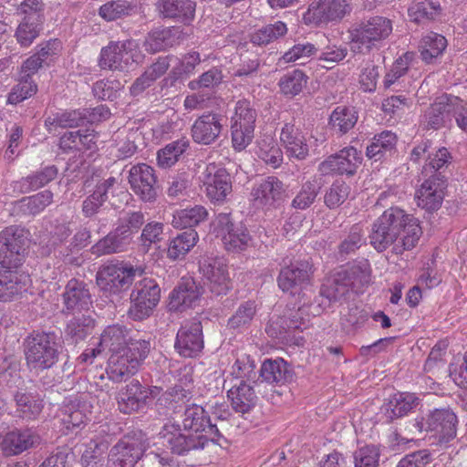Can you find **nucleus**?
<instances>
[{
  "mask_svg": "<svg viewBox=\"0 0 467 467\" xmlns=\"http://www.w3.org/2000/svg\"><path fill=\"white\" fill-rule=\"evenodd\" d=\"M184 431L179 424L169 421L159 432L163 446L172 453L182 455L191 451L203 449L209 441L220 446L227 443L224 435L219 431L217 423H213L205 410L199 405L188 406L182 420Z\"/></svg>",
  "mask_w": 467,
  "mask_h": 467,
  "instance_id": "obj_1",
  "label": "nucleus"
},
{
  "mask_svg": "<svg viewBox=\"0 0 467 467\" xmlns=\"http://www.w3.org/2000/svg\"><path fill=\"white\" fill-rule=\"evenodd\" d=\"M27 236L24 229L6 227L0 232V300L8 301L26 290L28 276L18 274L25 259Z\"/></svg>",
  "mask_w": 467,
  "mask_h": 467,
  "instance_id": "obj_2",
  "label": "nucleus"
},
{
  "mask_svg": "<svg viewBox=\"0 0 467 467\" xmlns=\"http://www.w3.org/2000/svg\"><path fill=\"white\" fill-rule=\"evenodd\" d=\"M24 347L26 360L31 369L42 371L52 368L58 360L59 346L53 332H34L25 339Z\"/></svg>",
  "mask_w": 467,
  "mask_h": 467,
  "instance_id": "obj_3",
  "label": "nucleus"
},
{
  "mask_svg": "<svg viewBox=\"0 0 467 467\" xmlns=\"http://www.w3.org/2000/svg\"><path fill=\"white\" fill-rule=\"evenodd\" d=\"M254 362L248 358L237 359L233 366V374L240 379L239 384H234L227 390V397L231 400L234 411L242 414L250 412L256 405L257 396L254 388L245 382L255 378L256 372Z\"/></svg>",
  "mask_w": 467,
  "mask_h": 467,
  "instance_id": "obj_4",
  "label": "nucleus"
},
{
  "mask_svg": "<svg viewBox=\"0 0 467 467\" xmlns=\"http://www.w3.org/2000/svg\"><path fill=\"white\" fill-rule=\"evenodd\" d=\"M379 217L382 224H387L392 232H396L397 235L402 236L392 247L394 254H401L404 251L415 247L422 234L421 227L416 218L398 207L386 210Z\"/></svg>",
  "mask_w": 467,
  "mask_h": 467,
  "instance_id": "obj_5",
  "label": "nucleus"
},
{
  "mask_svg": "<svg viewBox=\"0 0 467 467\" xmlns=\"http://www.w3.org/2000/svg\"><path fill=\"white\" fill-rule=\"evenodd\" d=\"M133 284L128 316L133 320L140 321L152 314L161 298V288L158 283L150 277L135 279Z\"/></svg>",
  "mask_w": 467,
  "mask_h": 467,
  "instance_id": "obj_6",
  "label": "nucleus"
},
{
  "mask_svg": "<svg viewBox=\"0 0 467 467\" xmlns=\"http://www.w3.org/2000/svg\"><path fill=\"white\" fill-rule=\"evenodd\" d=\"M392 21L385 16H376L362 22L351 33L352 42L359 53H368L379 48L392 33Z\"/></svg>",
  "mask_w": 467,
  "mask_h": 467,
  "instance_id": "obj_7",
  "label": "nucleus"
},
{
  "mask_svg": "<svg viewBox=\"0 0 467 467\" xmlns=\"http://www.w3.org/2000/svg\"><path fill=\"white\" fill-rule=\"evenodd\" d=\"M149 444L145 435L133 432L121 438L111 449L108 456V467H133L142 457Z\"/></svg>",
  "mask_w": 467,
  "mask_h": 467,
  "instance_id": "obj_8",
  "label": "nucleus"
},
{
  "mask_svg": "<svg viewBox=\"0 0 467 467\" xmlns=\"http://www.w3.org/2000/svg\"><path fill=\"white\" fill-rule=\"evenodd\" d=\"M458 419L449 408L435 409L416 421L420 431L434 432L437 442L446 445L456 437Z\"/></svg>",
  "mask_w": 467,
  "mask_h": 467,
  "instance_id": "obj_9",
  "label": "nucleus"
},
{
  "mask_svg": "<svg viewBox=\"0 0 467 467\" xmlns=\"http://www.w3.org/2000/svg\"><path fill=\"white\" fill-rule=\"evenodd\" d=\"M141 274L139 269L122 264H108L98 272L97 284L106 296L117 295L129 288Z\"/></svg>",
  "mask_w": 467,
  "mask_h": 467,
  "instance_id": "obj_10",
  "label": "nucleus"
},
{
  "mask_svg": "<svg viewBox=\"0 0 467 467\" xmlns=\"http://www.w3.org/2000/svg\"><path fill=\"white\" fill-rule=\"evenodd\" d=\"M351 11L348 0H318L310 4L303 19L306 25H327L341 21Z\"/></svg>",
  "mask_w": 467,
  "mask_h": 467,
  "instance_id": "obj_11",
  "label": "nucleus"
},
{
  "mask_svg": "<svg viewBox=\"0 0 467 467\" xmlns=\"http://www.w3.org/2000/svg\"><path fill=\"white\" fill-rule=\"evenodd\" d=\"M20 10L24 17L16 28V37L22 47H29L42 28L43 5L38 0H25Z\"/></svg>",
  "mask_w": 467,
  "mask_h": 467,
  "instance_id": "obj_12",
  "label": "nucleus"
},
{
  "mask_svg": "<svg viewBox=\"0 0 467 467\" xmlns=\"http://www.w3.org/2000/svg\"><path fill=\"white\" fill-rule=\"evenodd\" d=\"M217 234L222 236L227 251L239 252L246 249L251 242L248 230L242 223L234 222L231 213H219L215 221Z\"/></svg>",
  "mask_w": 467,
  "mask_h": 467,
  "instance_id": "obj_13",
  "label": "nucleus"
},
{
  "mask_svg": "<svg viewBox=\"0 0 467 467\" xmlns=\"http://www.w3.org/2000/svg\"><path fill=\"white\" fill-rule=\"evenodd\" d=\"M132 192L144 202H154L159 194V184L154 169L146 164L133 165L129 172Z\"/></svg>",
  "mask_w": 467,
  "mask_h": 467,
  "instance_id": "obj_14",
  "label": "nucleus"
},
{
  "mask_svg": "<svg viewBox=\"0 0 467 467\" xmlns=\"http://www.w3.org/2000/svg\"><path fill=\"white\" fill-rule=\"evenodd\" d=\"M137 47L134 40L111 41L101 48L99 66L101 69L125 70L134 62L133 51Z\"/></svg>",
  "mask_w": 467,
  "mask_h": 467,
  "instance_id": "obj_15",
  "label": "nucleus"
},
{
  "mask_svg": "<svg viewBox=\"0 0 467 467\" xmlns=\"http://www.w3.org/2000/svg\"><path fill=\"white\" fill-rule=\"evenodd\" d=\"M457 102V97L442 95L437 98L421 116L420 127L424 130H438L451 124Z\"/></svg>",
  "mask_w": 467,
  "mask_h": 467,
  "instance_id": "obj_16",
  "label": "nucleus"
},
{
  "mask_svg": "<svg viewBox=\"0 0 467 467\" xmlns=\"http://www.w3.org/2000/svg\"><path fill=\"white\" fill-rule=\"evenodd\" d=\"M202 183L207 198L213 203H223L233 192L232 177L223 167L209 164L203 172Z\"/></svg>",
  "mask_w": 467,
  "mask_h": 467,
  "instance_id": "obj_17",
  "label": "nucleus"
},
{
  "mask_svg": "<svg viewBox=\"0 0 467 467\" xmlns=\"http://www.w3.org/2000/svg\"><path fill=\"white\" fill-rule=\"evenodd\" d=\"M311 270L312 265L306 260L283 266L277 276L278 287L290 296L299 295L309 283Z\"/></svg>",
  "mask_w": 467,
  "mask_h": 467,
  "instance_id": "obj_18",
  "label": "nucleus"
},
{
  "mask_svg": "<svg viewBox=\"0 0 467 467\" xmlns=\"http://www.w3.org/2000/svg\"><path fill=\"white\" fill-rule=\"evenodd\" d=\"M362 160V152L353 146H348L328 156L319 164L318 170L324 174L335 172L353 176L361 165Z\"/></svg>",
  "mask_w": 467,
  "mask_h": 467,
  "instance_id": "obj_19",
  "label": "nucleus"
},
{
  "mask_svg": "<svg viewBox=\"0 0 467 467\" xmlns=\"http://www.w3.org/2000/svg\"><path fill=\"white\" fill-rule=\"evenodd\" d=\"M174 348L182 357H196L203 348L201 321L198 319L185 321L177 332Z\"/></svg>",
  "mask_w": 467,
  "mask_h": 467,
  "instance_id": "obj_20",
  "label": "nucleus"
},
{
  "mask_svg": "<svg viewBox=\"0 0 467 467\" xmlns=\"http://www.w3.org/2000/svg\"><path fill=\"white\" fill-rule=\"evenodd\" d=\"M226 118L219 113L207 112L199 116L191 128L192 138L201 145H211L220 137Z\"/></svg>",
  "mask_w": 467,
  "mask_h": 467,
  "instance_id": "obj_21",
  "label": "nucleus"
},
{
  "mask_svg": "<svg viewBox=\"0 0 467 467\" xmlns=\"http://www.w3.org/2000/svg\"><path fill=\"white\" fill-rule=\"evenodd\" d=\"M41 442L37 431L32 428L14 429L6 432L1 442L0 449L5 456L19 455L36 447Z\"/></svg>",
  "mask_w": 467,
  "mask_h": 467,
  "instance_id": "obj_22",
  "label": "nucleus"
},
{
  "mask_svg": "<svg viewBox=\"0 0 467 467\" xmlns=\"http://www.w3.org/2000/svg\"><path fill=\"white\" fill-rule=\"evenodd\" d=\"M62 298V313L67 315L88 311L92 306L88 285L75 278L70 279L66 285Z\"/></svg>",
  "mask_w": 467,
  "mask_h": 467,
  "instance_id": "obj_23",
  "label": "nucleus"
},
{
  "mask_svg": "<svg viewBox=\"0 0 467 467\" xmlns=\"http://www.w3.org/2000/svg\"><path fill=\"white\" fill-rule=\"evenodd\" d=\"M150 401V391L139 380L132 379L117 395L119 410L125 414L144 410Z\"/></svg>",
  "mask_w": 467,
  "mask_h": 467,
  "instance_id": "obj_24",
  "label": "nucleus"
},
{
  "mask_svg": "<svg viewBox=\"0 0 467 467\" xmlns=\"http://www.w3.org/2000/svg\"><path fill=\"white\" fill-rule=\"evenodd\" d=\"M446 186L444 175L437 173L428 177L416 192L418 206L429 212L438 210L442 203Z\"/></svg>",
  "mask_w": 467,
  "mask_h": 467,
  "instance_id": "obj_25",
  "label": "nucleus"
},
{
  "mask_svg": "<svg viewBox=\"0 0 467 467\" xmlns=\"http://www.w3.org/2000/svg\"><path fill=\"white\" fill-rule=\"evenodd\" d=\"M185 34L180 27L156 28L148 33L143 47L148 53H157L180 45Z\"/></svg>",
  "mask_w": 467,
  "mask_h": 467,
  "instance_id": "obj_26",
  "label": "nucleus"
},
{
  "mask_svg": "<svg viewBox=\"0 0 467 467\" xmlns=\"http://www.w3.org/2000/svg\"><path fill=\"white\" fill-rule=\"evenodd\" d=\"M285 185L275 176H268L252 190V196L257 205L275 207L284 199Z\"/></svg>",
  "mask_w": 467,
  "mask_h": 467,
  "instance_id": "obj_27",
  "label": "nucleus"
},
{
  "mask_svg": "<svg viewBox=\"0 0 467 467\" xmlns=\"http://www.w3.org/2000/svg\"><path fill=\"white\" fill-rule=\"evenodd\" d=\"M203 276L209 281V288L216 296L226 294L230 288L227 266L221 259L204 260L200 265Z\"/></svg>",
  "mask_w": 467,
  "mask_h": 467,
  "instance_id": "obj_28",
  "label": "nucleus"
},
{
  "mask_svg": "<svg viewBox=\"0 0 467 467\" xmlns=\"http://www.w3.org/2000/svg\"><path fill=\"white\" fill-rule=\"evenodd\" d=\"M280 141L289 158L303 161L307 157L309 149L306 140L294 123H285L280 132Z\"/></svg>",
  "mask_w": 467,
  "mask_h": 467,
  "instance_id": "obj_29",
  "label": "nucleus"
},
{
  "mask_svg": "<svg viewBox=\"0 0 467 467\" xmlns=\"http://www.w3.org/2000/svg\"><path fill=\"white\" fill-rule=\"evenodd\" d=\"M202 294V287L192 278H182L170 295L171 310L182 311L192 306Z\"/></svg>",
  "mask_w": 467,
  "mask_h": 467,
  "instance_id": "obj_30",
  "label": "nucleus"
},
{
  "mask_svg": "<svg viewBox=\"0 0 467 467\" xmlns=\"http://www.w3.org/2000/svg\"><path fill=\"white\" fill-rule=\"evenodd\" d=\"M156 8L163 18L190 24L195 16L196 3L192 0H158Z\"/></svg>",
  "mask_w": 467,
  "mask_h": 467,
  "instance_id": "obj_31",
  "label": "nucleus"
},
{
  "mask_svg": "<svg viewBox=\"0 0 467 467\" xmlns=\"http://www.w3.org/2000/svg\"><path fill=\"white\" fill-rule=\"evenodd\" d=\"M132 243L130 234H125L116 227L91 247V254L99 257L124 253L130 249Z\"/></svg>",
  "mask_w": 467,
  "mask_h": 467,
  "instance_id": "obj_32",
  "label": "nucleus"
},
{
  "mask_svg": "<svg viewBox=\"0 0 467 467\" xmlns=\"http://www.w3.org/2000/svg\"><path fill=\"white\" fill-rule=\"evenodd\" d=\"M116 183L117 179L110 176L96 184L93 192L86 197L82 202L81 211L86 218H92L99 213L100 208L108 200V193Z\"/></svg>",
  "mask_w": 467,
  "mask_h": 467,
  "instance_id": "obj_33",
  "label": "nucleus"
},
{
  "mask_svg": "<svg viewBox=\"0 0 467 467\" xmlns=\"http://www.w3.org/2000/svg\"><path fill=\"white\" fill-rule=\"evenodd\" d=\"M294 373L290 365L284 359H266L260 368L262 381L283 385L293 380Z\"/></svg>",
  "mask_w": 467,
  "mask_h": 467,
  "instance_id": "obj_34",
  "label": "nucleus"
},
{
  "mask_svg": "<svg viewBox=\"0 0 467 467\" xmlns=\"http://www.w3.org/2000/svg\"><path fill=\"white\" fill-rule=\"evenodd\" d=\"M57 173L58 169L55 165L42 167L17 181L16 182V188H17L18 192L21 193L36 191L54 181Z\"/></svg>",
  "mask_w": 467,
  "mask_h": 467,
  "instance_id": "obj_35",
  "label": "nucleus"
},
{
  "mask_svg": "<svg viewBox=\"0 0 467 467\" xmlns=\"http://www.w3.org/2000/svg\"><path fill=\"white\" fill-rule=\"evenodd\" d=\"M418 405V398L411 393L395 394L388 403L382 407L387 422H391L410 412Z\"/></svg>",
  "mask_w": 467,
  "mask_h": 467,
  "instance_id": "obj_36",
  "label": "nucleus"
},
{
  "mask_svg": "<svg viewBox=\"0 0 467 467\" xmlns=\"http://www.w3.org/2000/svg\"><path fill=\"white\" fill-rule=\"evenodd\" d=\"M139 367L124 352L112 353L109 359L107 374L115 382H121L134 375Z\"/></svg>",
  "mask_w": 467,
  "mask_h": 467,
  "instance_id": "obj_37",
  "label": "nucleus"
},
{
  "mask_svg": "<svg viewBox=\"0 0 467 467\" xmlns=\"http://www.w3.org/2000/svg\"><path fill=\"white\" fill-rule=\"evenodd\" d=\"M96 320L90 315H78L69 319L65 327V337L74 344L85 340L92 334Z\"/></svg>",
  "mask_w": 467,
  "mask_h": 467,
  "instance_id": "obj_38",
  "label": "nucleus"
},
{
  "mask_svg": "<svg viewBox=\"0 0 467 467\" xmlns=\"http://www.w3.org/2000/svg\"><path fill=\"white\" fill-rule=\"evenodd\" d=\"M350 283L346 273L337 272L326 279L320 288V296L327 299L328 303L339 301L349 291Z\"/></svg>",
  "mask_w": 467,
  "mask_h": 467,
  "instance_id": "obj_39",
  "label": "nucleus"
},
{
  "mask_svg": "<svg viewBox=\"0 0 467 467\" xmlns=\"http://www.w3.org/2000/svg\"><path fill=\"white\" fill-rule=\"evenodd\" d=\"M129 330L122 325L107 327L101 334L99 347L108 348L111 354L121 352L129 341Z\"/></svg>",
  "mask_w": 467,
  "mask_h": 467,
  "instance_id": "obj_40",
  "label": "nucleus"
},
{
  "mask_svg": "<svg viewBox=\"0 0 467 467\" xmlns=\"http://www.w3.org/2000/svg\"><path fill=\"white\" fill-rule=\"evenodd\" d=\"M54 194L49 190L23 197L16 202L17 210L24 215L36 216L53 202Z\"/></svg>",
  "mask_w": 467,
  "mask_h": 467,
  "instance_id": "obj_41",
  "label": "nucleus"
},
{
  "mask_svg": "<svg viewBox=\"0 0 467 467\" xmlns=\"http://www.w3.org/2000/svg\"><path fill=\"white\" fill-rule=\"evenodd\" d=\"M368 237L370 244L378 252H383L389 246L394 247L395 243H398V240L402 238V236L397 235L396 232H392L389 226L382 224L380 217L373 223Z\"/></svg>",
  "mask_w": 467,
  "mask_h": 467,
  "instance_id": "obj_42",
  "label": "nucleus"
},
{
  "mask_svg": "<svg viewBox=\"0 0 467 467\" xmlns=\"http://www.w3.org/2000/svg\"><path fill=\"white\" fill-rule=\"evenodd\" d=\"M358 119V115L355 108L337 106L330 115L329 125L334 131L344 135L355 127Z\"/></svg>",
  "mask_w": 467,
  "mask_h": 467,
  "instance_id": "obj_43",
  "label": "nucleus"
},
{
  "mask_svg": "<svg viewBox=\"0 0 467 467\" xmlns=\"http://www.w3.org/2000/svg\"><path fill=\"white\" fill-rule=\"evenodd\" d=\"M199 239L198 234L194 229H187L178 234L169 244L168 257L173 260L182 259L196 244Z\"/></svg>",
  "mask_w": 467,
  "mask_h": 467,
  "instance_id": "obj_44",
  "label": "nucleus"
},
{
  "mask_svg": "<svg viewBox=\"0 0 467 467\" xmlns=\"http://www.w3.org/2000/svg\"><path fill=\"white\" fill-rule=\"evenodd\" d=\"M397 144V136L391 131H383L376 135L367 147L366 155L369 159L379 161L386 154L391 153Z\"/></svg>",
  "mask_w": 467,
  "mask_h": 467,
  "instance_id": "obj_45",
  "label": "nucleus"
},
{
  "mask_svg": "<svg viewBox=\"0 0 467 467\" xmlns=\"http://www.w3.org/2000/svg\"><path fill=\"white\" fill-rule=\"evenodd\" d=\"M306 327V320L301 317V309L295 312L288 319L277 317L276 320H271L265 330L272 337H280L283 334L293 331L302 330Z\"/></svg>",
  "mask_w": 467,
  "mask_h": 467,
  "instance_id": "obj_46",
  "label": "nucleus"
},
{
  "mask_svg": "<svg viewBox=\"0 0 467 467\" xmlns=\"http://www.w3.org/2000/svg\"><path fill=\"white\" fill-rule=\"evenodd\" d=\"M257 156L273 168L279 167L283 162V151L271 136H264L257 142Z\"/></svg>",
  "mask_w": 467,
  "mask_h": 467,
  "instance_id": "obj_47",
  "label": "nucleus"
},
{
  "mask_svg": "<svg viewBox=\"0 0 467 467\" xmlns=\"http://www.w3.org/2000/svg\"><path fill=\"white\" fill-rule=\"evenodd\" d=\"M18 416L26 420H35L43 410V401L31 393L17 392L15 395Z\"/></svg>",
  "mask_w": 467,
  "mask_h": 467,
  "instance_id": "obj_48",
  "label": "nucleus"
},
{
  "mask_svg": "<svg viewBox=\"0 0 467 467\" xmlns=\"http://www.w3.org/2000/svg\"><path fill=\"white\" fill-rule=\"evenodd\" d=\"M189 147V140L180 139L170 142L157 152V162L161 168L167 169L174 165Z\"/></svg>",
  "mask_w": 467,
  "mask_h": 467,
  "instance_id": "obj_49",
  "label": "nucleus"
},
{
  "mask_svg": "<svg viewBox=\"0 0 467 467\" xmlns=\"http://www.w3.org/2000/svg\"><path fill=\"white\" fill-rule=\"evenodd\" d=\"M207 210L202 205H195L177 212L173 216L172 224L177 228L193 229L194 226L206 220Z\"/></svg>",
  "mask_w": 467,
  "mask_h": 467,
  "instance_id": "obj_50",
  "label": "nucleus"
},
{
  "mask_svg": "<svg viewBox=\"0 0 467 467\" xmlns=\"http://www.w3.org/2000/svg\"><path fill=\"white\" fill-rule=\"evenodd\" d=\"M447 47L446 38L439 34L431 33L425 36L420 46V56L426 63H431L445 50Z\"/></svg>",
  "mask_w": 467,
  "mask_h": 467,
  "instance_id": "obj_51",
  "label": "nucleus"
},
{
  "mask_svg": "<svg viewBox=\"0 0 467 467\" xmlns=\"http://www.w3.org/2000/svg\"><path fill=\"white\" fill-rule=\"evenodd\" d=\"M320 189L316 181H306L296 192L291 202V207L300 211L310 208L315 203Z\"/></svg>",
  "mask_w": 467,
  "mask_h": 467,
  "instance_id": "obj_52",
  "label": "nucleus"
},
{
  "mask_svg": "<svg viewBox=\"0 0 467 467\" xmlns=\"http://www.w3.org/2000/svg\"><path fill=\"white\" fill-rule=\"evenodd\" d=\"M286 32V25L282 21H276L256 30L251 35L250 40L254 45L265 46L285 36Z\"/></svg>",
  "mask_w": 467,
  "mask_h": 467,
  "instance_id": "obj_53",
  "label": "nucleus"
},
{
  "mask_svg": "<svg viewBox=\"0 0 467 467\" xmlns=\"http://www.w3.org/2000/svg\"><path fill=\"white\" fill-rule=\"evenodd\" d=\"M350 186L342 180H336L324 193V203L334 210L343 204L350 193Z\"/></svg>",
  "mask_w": 467,
  "mask_h": 467,
  "instance_id": "obj_54",
  "label": "nucleus"
},
{
  "mask_svg": "<svg viewBox=\"0 0 467 467\" xmlns=\"http://www.w3.org/2000/svg\"><path fill=\"white\" fill-rule=\"evenodd\" d=\"M307 76L303 71L296 69L280 78V89L283 94L294 97L303 90L307 83Z\"/></svg>",
  "mask_w": 467,
  "mask_h": 467,
  "instance_id": "obj_55",
  "label": "nucleus"
},
{
  "mask_svg": "<svg viewBox=\"0 0 467 467\" xmlns=\"http://www.w3.org/2000/svg\"><path fill=\"white\" fill-rule=\"evenodd\" d=\"M135 6L127 0H114L106 3L99 8V16L107 21H113L130 16Z\"/></svg>",
  "mask_w": 467,
  "mask_h": 467,
  "instance_id": "obj_56",
  "label": "nucleus"
},
{
  "mask_svg": "<svg viewBox=\"0 0 467 467\" xmlns=\"http://www.w3.org/2000/svg\"><path fill=\"white\" fill-rule=\"evenodd\" d=\"M255 125H244L240 121L232 123L231 137L233 148L237 151L244 150L253 140Z\"/></svg>",
  "mask_w": 467,
  "mask_h": 467,
  "instance_id": "obj_57",
  "label": "nucleus"
},
{
  "mask_svg": "<svg viewBox=\"0 0 467 467\" xmlns=\"http://www.w3.org/2000/svg\"><path fill=\"white\" fill-rule=\"evenodd\" d=\"M366 244L364 232L359 224H354L338 246V253L341 256H347L354 254L362 245Z\"/></svg>",
  "mask_w": 467,
  "mask_h": 467,
  "instance_id": "obj_58",
  "label": "nucleus"
},
{
  "mask_svg": "<svg viewBox=\"0 0 467 467\" xmlns=\"http://www.w3.org/2000/svg\"><path fill=\"white\" fill-rule=\"evenodd\" d=\"M37 91L36 84L31 78L21 76L19 82L13 87L7 97V103L16 105L32 97Z\"/></svg>",
  "mask_w": 467,
  "mask_h": 467,
  "instance_id": "obj_59",
  "label": "nucleus"
},
{
  "mask_svg": "<svg viewBox=\"0 0 467 467\" xmlns=\"http://www.w3.org/2000/svg\"><path fill=\"white\" fill-rule=\"evenodd\" d=\"M256 312L255 305L252 301L242 303L235 313L229 318L228 327L232 329H240L250 325Z\"/></svg>",
  "mask_w": 467,
  "mask_h": 467,
  "instance_id": "obj_60",
  "label": "nucleus"
},
{
  "mask_svg": "<svg viewBox=\"0 0 467 467\" xmlns=\"http://www.w3.org/2000/svg\"><path fill=\"white\" fill-rule=\"evenodd\" d=\"M124 86L117 79H101L94 83V96L102 100H114L119 98Z\"/></svg>",
  "mask_w": 467,
  "mask_h": 467,
  "instance_id": "obj_61",
  "label": "nucleus"
},
{
  "mask_svg": "<svg viewBox=\"0 0 467 467\" xmlns=\"http://www.w3.org/2000/svg\"><path fill=\"white\" fill-rule=\"evenodd\" d=\"M223 78L222 70L213 67L203 72L198 78L191 80L188 88L193 91L202 88L213 89L222 83Z\"/></svg>",
  "mask_w": 467,
  "mask_h": 467,
  "instance_id": "obj_62",
  "label": "nucleus"
},
{
  "mask_svg": "<svg viewBox=\"0 0 467 467\" xmlns=\"http://www.w3.org/2000/svg\"><path fill=\"white\" fill-rule=\"evenodd\" d=\"M144 223L145 216L142 212L130 211L119 219L117 228L125 234H130V240L133 241L134 234L139 232Z\"/></svg>",
  "mask_w": 467,
  "mask_h": 467,
  "instance_id": "obj_63",
  "label": "nucleus"
},
{
  "mask_svg": "<svg viewBox=\"0 0 467 467\" xmlns=\"http://www.w3.org/2000/svg\"><path fill=\"white\" fill-rule=\"evenodd\" d=\"M379 449L374 445H367L354 452V467H379Z\"/></svg>",
  "mask_w": 467,
  "mask_h": 467,
  "instance_id": "obj_64",
  "label": "nucleus"
}]
</instances>
